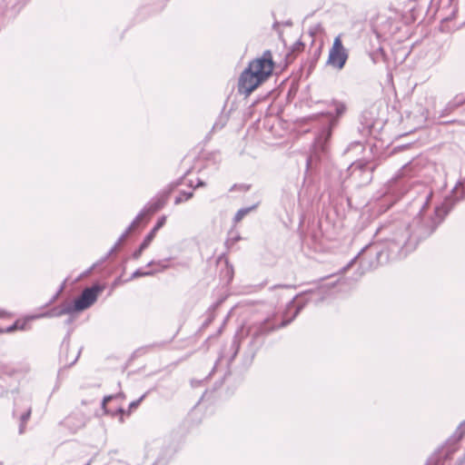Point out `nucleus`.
I'll return each mask as SVG.
<instances>
[{
	"label": "nucleus",
	"mask_w": 465,
	"mask_h": 465,
	"mask_svg": "<svg viewBox=\"0 0 465 465\" xmlns=\"http://www.w3.org/2000/svg\"><path fill=\"white\" fill-rule=\"evenodd\" d=\"M430 196L427 195L421 201L420 211L411 223L395 221L382 224L377 230V235L384 243L371 242L364 246L342 268V272L348 271L358 261V277H361L366 271L380 264L406 257L416 249L420 241L428 238L436 230L457 202L465 199V180L460 181L451 194L439 206H430Z\"/></svg>",
	"instance_id": "nucleus-1"
},
{
	"label": "nucleus",
	"mask_w": 465,
	"mask_h": 465,
	"mask_svg": "<svg viewBox=\"0 0 465 465\" xmlns=\"http://www.w3.org/2000/svg\"><path fill=\"white\" fill-rule=\"evenodd\" d=\"M346 112V105L339 101H332L330 110L322 113L326 117V125L316 135L312 153L307 158V167H311L314 161L321 159L322 154H326L329 149V143L331 137L332 129L337 125L339 118Z\"/></svg>",
	"instance_id": "nucleus-2"
},
{
	"label": "nucleus",
	"mask_w": 465,
	"mask_h": 465,
	"mask_svg": "<svg viewBox=\"0 0 465 465\" xmlns=\"http://www.w3.org/2000/svg\"><path fill=\"white\" fill-rule=\"evenodd\" d=\"M272 318H266L264 321L249 327L246 337L242 341H247L248 355L253 359L258 350L264 342V337L277 328L285 327L292 320L282 321L280 324L272 323Z\"/></svg>",
	"instance_id": "nucleus-3"
},
{
	"label": "nucleus",
	"mask_w": 465,
	"mask_h": 465,
	"mask_svg": "<svg viewBox=\"0 0 465 465\" xmlns=\"http://www.w3.org/2000/svg\"><path fill=\"white\" fill-rule=\"evenodd\" d=\"M104 289V287L98 283L84 289L81 294L71 302L74 312H83L90 308L96 302L98 295Z\"/></svg>",
	"instance_id": "nucleus-4"
},
{
	"label": "nucleus",
	"mask_w": 465,
	"mask_h": 465,
	"mask_svg": "<svg viewBox=\"0 0 465 465\" xmlns=\"http://www.w3.org/2000/svg\"><path fill=\"white\" fill-rule=\"evenodd\" d=\"M349 57L347 49L343 46L341 35L334 38L331 48L329 51L327 64L336 70H341Z\"/></svg>",
	"instance_id": "nucleus-5"
},
{
	"label": "nucleus",
	"mask_w": 465,
	"mask_h": 465,
	"mask_svg": "<svg viewBox=\"0 0 465 465\" xmlns=\"http://www.w3.org/2000/svg\"><path fill=\"white\" fill-rule=\"evenodd\" d=\"M263 81L272 73L273 61L271 51L263 52L260 58L252 61L248 67Z\"/></svg>",
	"instance_id": "nucleus-6"
},
{
	"label": "nucleus",
	"mask_w": 465,
	"mask_h": 465,
	"mask_svg": "<svg viewBox=\"0 0 465 465\" xmlns=\"http://www.w3.org/2000/svg\"><path fill=\"white\" fill-rule=\"evenodd\" d=\"M263 82L258 75H256L252 70L249 68L244 69L242 73L239 83H238V90L241 94H244L246 95L250 94L256 87Z\"/></svg>",
	"instance_id": "nucleus-7"
},
{
	"label": "nucleus",
	"mask_w": 465,
	"mask_h": 465,
	"mask_svg": "<svg viewBox=\"0 0 465 465\" xmlns=\"http://www.w3.org/2000/svg\"><path fill=\"white\" fill-rule=\"evenodd\" d=\"M74 313V311L71 306V302H64L56 307H54L53 309L49 310L48 312L42 313L38 316H35L34 318H40V317H60L64 314H72Z\"/></svg>",
	"instance_id": "nucleus-8"
},
{
	"label": "nucleus",
	"mask_w": 465,
	"mask_h": 465,
	"mask_svg": "<svg viewBox=\"0 0 465 465\" xmlns=\"http://www.w3.org/2000/svg\"><path fill=\"white\" fill-rule=\"evenodd\" d=\"M165 204L164 198H157L150 202L141 212H144V216L146 214L154 213L157 211L161 210Z\"/></svg>",
	"instance_id": "nucleus-9"
},
{
	"label": "nucleus",
	"mask_w": 465,
	"mask_h": 465,
	"mask_svg": "<svg viewBox=\"0 0 465 465\" xmlns=\"http://www.w3.org/2000/svg\"><path fill=\"white\" fill-rule=\"evenodd\" d=\"M155 236L153 235V233H148L142 243L140 244L139 248L133 253V258L137 260L142 255V252L150 245L152 241L153 240Z\"/></svg>",
	"instance_id": "nucleus-10"
},
{
	"label": "nucleus",
	"mask_w": 465,
	"mask_h": 465,
	"mask_svg": "<svg viewBox=\"0 0 465 465\" xmlns=\"http://www.w3.org/2000/svg\"><path fill=\"white\" fill-rule=\"evenodd\" d=\"M304 49V44L301 41H297L296 43H294L290 50V52L287 53L286 54V60L290 63V62H292L295 57H296V54L302 52Z\"/></svg>",
	"instance_id": "nucleus-11"
},
{
	"label": "nucleus",
	"mask_w": 465,
	"mask_h": 465,
	"mask_svg": "<svg viewBox=\"0 0 465 465\" xmlns=\"http://www.w3.org/2000/svg\"><path fill=\"white\" fill-rule=\"evenodd\" d=\"M257 205L258 204H253L252 206L238 210L233 217L234 223H240L247 214H249L252 211H254L257 208Z\"/></svg>",
	"instance_id": "nucleus-12"
},
{
	"label": "nucleus",
	"mask_w": 465,
	"mask_h": 465,
	"mask_svg": "<svg viewBox=\"0 0 465 465\" xmlns=\"http://www.w3.org/2000/svg\"><path fill=\"white\" fill-rule=\"evenodd\" d=\"M31 408H28L27 411L23 413L20 417V425H19V433L22 434L25 431V424L31 416Z\"/></svg>",
	"instance_id": "nucleus-13"
},
{
	"label": "nucleus",
	"mask_w": 465,
	"mask_h": 465,
	"mask_svg": "<svg viewBox=\"0 0 465 465\" xmlns=\"http://www.w3.org/2000/svg\"><path fill=\"white\" fill-rule=\"evenodd\" d=\"M465 436V420L462 421L456 430L454 431L452 438L454 440H460Z\"/></svg>",
	"instance_id": "nucleus-14"
},
{
	"label": "nucleus",
	"mask_w": 465,
	"mask_h": 465,
	"mask_svg": "<svg viewBox=\"0 0 465 465\" xmlns=\"http://www.w3.org/2000/svg\"><path fill=\"white\" fill-rule=\"evenodd\" d=\"M193 196V192H182L174 200L175 204H180L184 201L190 200Z\"/></svg>",
	"instance_id": "nucleus-15"
},
{
	"label": "nucleus",
	"mask_w": 465,
	"mask_h": 465,
	"mask_svg": "<svg viewBox=\"0 0 465 465\" xmlns=\"http://www.w3.org/2000/svg\"><path fill=\"white\" fill-rule=\"evenodd\" d=\"M19 371H20L17 368L13 367V366L5 365V366L2 367L3 374H5L6 376H9V377L15 376Z\"/></svg>",
	"instance_id": "nucleus-16"
},
{
	"label": "nucleus",
	"mask_w": 465,
	"mask_h": 465,
	"mask_svg": "<svg viewBox=\"0 0 465 465\" xmlns=\"http://www.w3.org/2000/svg\"><path fill=\"white\" fill-rule=\"evenodd\" d=\"M144 217V212H140L132 223L128 226L126 231L130 233Z\"/></svg>",
	"instance_id": "nucleus-17"
},
{
	"label": "nucleus",
	"mask_w": 465,
	"mask_h": 465,
	"mask_svg": "<svg viewBox=\"0 0 465 465\" xmlns=\"http://www.w3.org/2000/svg\"><path fill=\"white\" fill-rule=\"evenodd\" d=\"M165 222H166L165 216L160 217L158 219L156 224L151 230L150 233H153V235L155 236L156 232L165 224Z\"/></svg>",
	"instance_id": "nucleus-18"
},
{
	"label": "nucleus",
	"mask_w": 465,
	"mask_h": 465,
	"mask_svg": "<svg viewBox=\"0 0 465 465\" xmlns=\"http://www.w3.org/2000/svg\"><path fill=\"white\" fill-rule=\"evenodd\" d=\"M242 342V340H238L237 336L234 338L232 343V349L233 350V353L230 359V362L235 358V356L237 355L238 351H239V349H240V344Z\"/></svg>",
	"instance_id": "nucleus-19"
},
{
	"label": "nucleus",
	"mask_w": 465,
	"mask_h": 465,
	"mask_svg": "<svg viewBox=\"0 0 465 465\" xmlns=\"http://www.w3.org/2000/svg\"><path fill=\"white\" fill-rule=\"evenodd\" d=\"M80 353H81V349H75L74 351V356L72 357V359L64 360V361H65L64 364L67 365V366L74 365L77 361Z\"/></svg>",
	"instance_id": "nucleus-20"
},
{
	"label": "nucleus",
	"mask_w": 465,
	"mask_h": 465,
	"mask_svg": "<svg viewBox=\"0 0 465 465\" xmlns=\"http://www.w3.org/2000/svg\"><path fill=\"white\" fill-rule=\"evenodd\" d=\"M457 108L458 106H454L453 101L451 100L446 104L445 108L442 110L440 116H446Z\"/></svg>",
	"instance_id": "nucleus-21"
},
{
	"label": "nucleus",
	"mask_w": 465,
	"mask_h": 465,
	"mask_svg": "<svg viewBox=\"0 0 465 465\" xmlns=\"http://www.w3.org/2000/svg\"><path fill=\"white\" fill-rule=\"evenodd\" d=\"M25 326V322L20 323L19 321H16L14 324L10 325L5 329V332H12L15 330H24Z\"/></svg>",
	"instance_id": "nucleus-22"
},
{
	"label": "nucleus",
	"mask_w": 465,
	"mask_h": 465,
	"mask_svg": "<svg viewBox=\"0 0 465 465\" xmlns=\"http://www.w3.org/2000/svg\"><path fill=\"white\" fill-rule=\"evenodd\" d=\"M153 274H154L153 271L143 272L142 270L138 269L133 272L131 279L133 280V279H135L138 277L149 276V275H153Z\"/></svg>",
	"instance_id": "nucleus-23"
},
{
	"label": "nucleus",
	"mask_w": 465,
	"mask_h": 465,
	"mask_svg": "<svg viewBox=\"0 0 465 465\" xmlns=\"http://www.w3.org/2000/svg\"><path fill=\"white\" fill-rule=\"evenodd\" d=\"M454 106H460L465 103V93L457 94L453 99Z\"/></svg>",
	"instance_id": "nucleus-24"
},
{
	"label": "nucleus",
	"mask_w": 465,
	"mask_h": 465,
	"mask_svg": "<svg viewBox=\"0 0 465 465\" xmlns=\"http://www.w3.org/2000/svg\"><path fill=\"white\" fill-rule=\"evenodd\" d=\"M146 396V393H144L143 395H142L138 400L136 401H132L130 404H129V412L134 409H136L140 403L143 401V400L145 398Z\"/></svg>",
	"instance_id": "nucleus-25"
},
{
	"label": "nucleus",
	"mask_w": 465,
	"mask_h": 465,
	"mask_svg": "<svg viewBox=\"0 0 465 465\" xmlns=\"http://www.w3.org/2000/svg\"><path fill=\"white\" fill-rule=\"evenodd\" d=\"M156 265L160 267V269L153 271L154 273L157 272L163 271L164 269L168 268L167 260H160L158 262H155Z\"/></svg>",
	"instance_id": "nucleus-26"
},
{
	"label": "nucleus",
	"mask_w": 465,
	"mask_h": 465,
	"mask_svg": "<svg viewBox=\"0 0 465 465\" xmlns=\"http://www.w3.org/2000/svg\"><path fill=\"white\" fill-rule=\"evenodd\" d=\"M241 237L239 235H236L232 238H230L226 241V245L228 248H230L232 245H233L237 241H239Z\"/></svg>",
	"instance_id": "nucleus-27"
},
{
	"label": "nucleus",
	"mask_w": 465,
	"mask_h": 465,
	"mask_svg": "<svg viewBox=\"0 0 465 465\" xmlns=\"http://www.w3.org/2000/svg\"><path fill=\"white\" fill-rule=\"evenodd\" d=\"M114 398V396L110 395V396H106L104 398L103 401H102V408L104 410L105 412H108L107 410H106V403L111 401L112 399Z\"/></svg>",
	"instance_id": "nucleus-28"
},
{
	"label": "nucleus",
	"mask_w": 465,
	"mask_h": 465,
	"mask_svg": "<svg viewBox=\"0 0 465 465\" xmlns=\"http://www.w3.org/2000/svg\"><path fill=\"white\" fill-rule=\"evenodd\" d=\"M121 243H118V242H115V244L112 247V249L109 251L107 256L111 255L113 252H116V250L119 248Z\"/></svg>",
	"instance_id": "nucleus-29"
},
{
	"label": "nucleus",
	"mask_w": 465,
	"mask_h": 465,
	"mask_svg": "<svg viewBox=\"0 0 465 465\" xmlns=\"http://www.w3.org/2000/svg\"><path fill=\"white\" fill-rule=\"evenodd\" d=\"M129 232L125 230V232L120 236V238L118 239V243H122L125 239L126 237L128 236Z\"/></svg>",
	"instance_id": "nucleus-30"
},
{
	"label": "nucleus",
	"mask_w": 465,
	"mask_h": 465,
	"mask_svg": "<svg viewBox=\"0 0 465 465\" xmlns=\"http://www.w3.org/2000/svg\"><path fill=\"white\" fill-rule=\"evenodd\" d=\"M204 185H205V183L203 182L199 181L196 187H201V186H204Z\"/></svg>",
	"instance_id": "nucleus-31"
},
{
	"label": "nucleus",
	"mask_w": 465,
	"mask_h": 465,
	"mask_svg": "<svg viewBox=\"0 0 465 465\" xmlns=\"http://www.w3.org/2000/svg\"><path fill=\"white\" fill-rule=\"evenodd\" d=\"M152 265H156L154 261H151L150 262L147 263V267H150Z\"/></svg>",
	"instance_id": "nucleus-32"
},
{
	"label": "nucleus",
	"mask_w": 465,
	"mask_h": 465,
	"mask_svg": "<svg viewBox=\"0 0 465 465\" xmlns=\"http://www.w3.org/2000/svg\"><path fill=\"white\" fill-rule=\"evenodd\" d=\"M116 412H117V413H124V409H122V408H119V409H117Z\"/></svg>",
	"instance_id": "nucleus-33"
},
{
	"label": "nucleus",
	"mask_w": 465,
	"mask_h": 465,
	"mask_svg": "<svg viewBox=\"0 0 465 465\" xmlns=\"http://www.w3.org/2000/svg\"><path fill=\"white\" fill-rule=\"evenodd\" d=\"M72 322H73V318H69V319L66 321V323H67V324H70Z\"/></svg>",
	"instance_id": "nucleus-34"
},
{
	"label": "nucleus",
	"mask_w": 465,
	"mask_h": 465,
	"mask_svg": "<svg viewBox=\"0 0 465 465\" xmlns=\"http://www.w3.org/2000/svg\"><path fill=\"white\" fill-rule=\"evenodd\" d=\"M64 348L66 350V352H68V351H69V346H68V344L64 345Z\"/></svg>",
	"instance_id": "nucleus-35"
},
{
	"label": "nucleus",
	"mask_w": 465,
	"mask_h": 465,
	"mask_svg": "<svg viewBox=\"0 0 465 465\" xmlns=\"http://www.w3.org/2000/svg\"><path fill=\"white\" fill-rule=\"evenodd\" d=\"M362 166H363V164H362V163H359V164H357V165H354V168H355V169H356V167H361V168Z\"/></svg>",
	"instance_id": "nucleus-36"
},
{
	"label": "nucleus",
	"mask_w": 465,
	"mask_h": 465,
	"mask_svg": "<svg viewBox=\"0 0 465 465\" xmlns=\"http://www.w3.org/2000/svg\"><path fill=\"white\" fill-rule=\"evenodd\" d=\"M211 321H212V319H211V318H209V319L206 321V322L204 323V326H205V325H207V324H209V322H210Z\"/></svg>",
	"instance_id": "nucleus-37"
},
{
	"label": "nucleus",
	"mask_w": 465,
	"mask_h": 465,
	"mask_svg": "<svg viewBox=\"0 0 465 465\" xmlns=\"http://www.w3.org/2000/svg\"><path fill=\"white\" fill-rule=\"evenodd\" d=\"M300 310H301V308H298V309L296 310V312H295V314H294V317L299 313Z\"/></svg>",
	"instance_id": "nucleus-38"
},
{
	"label": "nucleus",
	"mask_w": 465,
	"mask_h": 465,
	"mask_svg": "<svg viewBox=\"0 0 465 465\" xmlns=\"http://www.w3.org/2000/svg\"><path fill=\"white\" fill-rule=\"evenodd\" d=\"M66 359H72V357H71V356H67V355H66V356H65V360H66Z\"/></svg>",
	"instance_id": "nucleus-39"
},
{
	"label": "nucleus",
	"mask_w": 465,
	"mask_h": 465,
	"mask_svg": "<svg viewBox=\"0 0 465 465\" xmlns=\"http://www.w3.org/2000/svg\"><path fill=\"white\" fill-rule=\"evenodd\" d=\"M91 464V460H89L85 465H90Z\"/></svg>",
	"instance_id": "nucleus-40"
}]
</instances>
